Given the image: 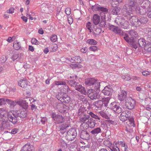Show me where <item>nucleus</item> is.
I'll use <instances>...</instances> for the list:
<instances>
[{
    "label": "nucleus",
    "instance_id": "1",
    "mask_svg": "<svg viewBox=\"0 0 151 151\" xmlns=\"http://www.w3.org/2000/svg\"><path fill=\"white\" fill-rule=\"evenodd\" d=\"M136 2L134 1H129L128 4L124 6L123 8L125 9L126 12L125 17H127V18H129L132 25L138 27L141 24V21H139L137 17L131 15L134 10L137 13H141V9L137 6H136Z\"/></svg>",
    "mask_w": 151,
    "mask_h": 151
},
{
    "label": "nucleus",
    "instance_id": "2",
    "mask_svg": "<svg viewBox=\"0 0 151 151\" xmlns=\"http://www.w3.org/2000/svg\"><path fill=\"white\" fill-rule=\"evenodd\" d=\"M104 82L99 81L95 84V87L96 88L89 89L87 93L88 97L91 100L96 99L100 98V95L99 94L100 92V84H103Z\"/></svg>",
    "mask_w": 151,
    "mask_h": 151
},
{
    "label": "nucleus",
    "instance_id": "3",
    "mask_svg": "<svg viewBox=\"0 0 151 151\" xmlns=\"http://www.w3.org/2000/svg\"><path fill=\"white\" fill-rule=\"evenodd\" d=\"M6 115V116H8L9 120L13 123H14L17 122L16 118L17 116H19L20 117L23 118L27 116L26 112L24 111H22L20 113H18L17 114H14L11 111L8 113L7 111Z\"/></svg>",
    "mask_w": 151,
    "mask_h": 151
},
{
    "label": "nucleus",
    "instance_id": "4",
    "mask_svg": "<svg viewBox=\"0 0 151 151\" xmlns=\"http://www.w3.org/2000/svg\"><path fill=\"white\" fill-rule=\"evenodd\" d=\"M92 9L93 11H101L100 13L101 20H105L106 15L105 12L108 11L106 8L101 7L100 6L97 5L92 6Z\"/></svg>",
    "mask_w": 151,
    "mask_h": 151
},
{
    "label": "nucleus",
    "instance_id": "5",
    "mask_svg": "<svg viewBox=\"0 0 151 151\" xmlns=\"http://www.w3.org/2000/svg\"><path fill=\"white\" fill-rule=\"evenodd\" d=\"M86 114H88L91 115L92 117L99 120V122L100 121V118L99 116L94 114L92 112L89 111V112L88 111H86L83 106H81L78 109V115H81L82 114H83V115H84Z\"/></svg>",
    "mask_w": 151,
    "mask_h": 151
},
{
    "label": "nucleus",
    "instance_id": "6",
    "mask_svg": "<svg viewBox=\"0 0 151 151\" xmlns=\"http://www.w3.org/2000/svg\"><path fill=\"white\" fill-rule=\"evenodd\" d=\"M57 99L62 102L68 103L70 101V97L63 92L59 93L56 96Z\"/></svg>",
    "mask_w": 151,
    "mask_h": 151
},
{
    "label": "nucleus",
    "instance_id": "7",
    "mask_svg": "<svg viewBox=\"0 0 151 151\" xmlns=\"http://www.w3.org/2000/svg\"><path fill=\"white\" fill-rule=\"evenodd\" d=\"M135 105V101L131 97H127L124 106L126 108L129 109H132L134 108Z\"/></svg>",
    "mask_w": 151,
    "mask_h": 151
},
{
    "label": "nucleus",
    "instance_id": "8",
    "mask_svg": "<svg viewBox=\"0 0 151 151\" xmlns=\"http://www.w3.org/2000/svg\"><path fill=\"white\" fill-rule=\"evenodd\" d=\"M52 117L57 124L62 123L64 121V118L63 116L60 115L56 114L54 113L52 114Z\"/></svg>",
    "mask_w": 151,
    "mask_h": 151
},
{
    "label": "nucleus",
    "instance_id": "9",
    "mask_svg": "<svg viewBox=\"0 0 151 151\" xmlns=\"http://www.w3.org/2000/svg\"><path fill=\"white\" fill-rule=\"evenodd\" d=\"M109 107L114 112L118 114L120 113L122 111V108L114 102L111 103L109 105Z\"/></svg>",
    "mask_w": 151,
    "mask_h": 151
},
{
    "label": "nucleus",
    "instance_id": "10",
    "mask_svg": "<svg viewBox=\"0 0 151 151\" xmlns=\"http://www.w3.org/2000/svg\"><path fill=\"white\" fill-rule=\"evenodd\" d=\"M130 114V112L128 110L123 111L119 116V119L122 122L126 121L127 118H128Z\"/></svg>",
    "mask_w": 151,
    "mask_h": 151
},
{
    "label": "nucleus",
    "instance_id": "11",
    "mask_svg": "<svg viewBox=\"0 0 151 151\" xmlns=\"http://www.w3.org/2000/svg\"><path fill=\"white\" fill-rule=\"evenodd\" d=\"M104 145L109 148L112 151H120L118 147H114L112 145V144L111 142L108 140H105L104 142Z\"/></svg>",
    "mask_w": 151,
    "mask_h": 151
},
{
    "label": "nucleus",
    "instance_id": "12",
    "mask_svg": "<svg viewBox=\"0 0 151 151\" xmlns=\"http://www.w3.org/2000/svg\"><path fill=\"white\" fill-rule=\"evenodd\" d=\"M98 81H100L99 80H96L93 78H90L86 80L85 84L88 86H93L92 88H96L95 87V84Z\"/></svg>",
    "mask_w": 151,
    "mask_h": 151
},
{
    "label": "nucleus",
    "instance_id": "13",
    "mask_svg": "<svg viewBox=\"0 0 151 151\" xmlns=\"http://www.w3.org/2000/svg\"><path fill=\"white\" fill-rule=\"evenodd\" d=\"M129 32V35L131 38L129 39L126 38V41L128 42H133L134 39L137 37V34L136 32L133 30H131Z\"/></svg>",
    "mask_w": 151,
    "mask_h": 151
},
{
    "label": "nucleus",
    "instance_id": "14",
    "mask_svg": "<svg viewBox=\"0 0 151 151\" xmlns=\"http://www.w3.org/2000/svg\"><path fill=\"white\" fill-rule=\"evenodd\" d=\"M109 29L114 33L120 35H122L123 33L122 31L119 28L116 26L110 25L109 26Z\"/></svg>",
    "mask_w": 151,
    "mask_h": 151
},
{
    "label": "nucleus",
    "instance_id": "15",
    "mask_svg": "<svg viewBox=\"0 0 151 151\" xmlns=\"http://www.w3.org/2000/svg\"><path fill=\"white\" fill-rule=\"evenodd\" d=\"M118 98L120 101H125L127 98V97L126 92L125 91H121L118 94Z\"/></svg>",
    "mask_w": 151,
    "mask_h": 151
},
{
    "label": "nucleus",
    "instance_id": "16",
    "mask_svg": "<svg viewBox=\"0 0 151 151\" xmlns=\"http://www.w3.org/2000/svg\"><path fill=\"white\" fill-rule=\"evenodd\" d=\"M127 125L126 126V130L128 132H130L132 127L135 126L134 121L133 119H129V121L127 123Z\"/></svg>",
    "mask_w": 151,
    "mask_h": 151
},
{
    "label": "nucleus",
    "instance_id": "17",
    "mask_svg": "<svg viewBox=\"0 0 151 151\" xmlns=\"http://www.w3.org/2000/svg\"><path fill=\"white\" fill-rule=\"evenodd\" d=\"M102 92L105 95L110 96L112 95L113 90L110 86H106L102 90Z\"/></svg>",
    "mask_w": 151,
    "mask_h": 151
},
{
    "label": "nucleus",
    "instance_id": "18",
    "mask_svg": "<svg viewBox=\"0 0 151 151\" xmlns=\"http://www.w3.org/2000/svg\"><path fill=\"white\" fill-rule=\"evenodd\" d=\"M115 22L118 24H121V25H124V24H128V23L127 22H125V20L123 17L121 16H118L115 19Z\"/></svg>",
    "mask_w": 151,
    "mask_h": 151
},
{
    "label": "nucleus",
    "instance_id": "19",
    "mask_svg": "<svg viewBox=\"0 0 151 151\" xmlns=\"http://www.w3.org/2000/svg\"><path fill=\"white\" fill-rule=\"evenodd\" d=\"M17 104L22 107L24 109H26L28 107V103L21 99H19L18 100Z\"/></svg>",
    "mask_w": 151,
    "mask_h": 151
},
{
    "label": "nucleus",
    "instance_id": "20",
    "mask_svg": "<svg viewBox=\"0 0 151 151\" xmlns=\"http://www.w3.org/2000/svg\"><path fill=\"white\" fill-rule=\"evenodd\" d=\"M72 132L74 133H72V134L71 135H69L70 133L69 132H67V134L66 136V138L67 140L69 141H71L75 139L76 135V133L75 130H72Z\"/></svg>",
    "mask_w": 151,
    "mask_h": 151
},
{
    "label": "nucleus",
    "instance_id": "21",
    "mask_svg": "<svg viewBox=\"0 0 151 151\" xmlns=\"http://www.w3.org/2000/svg\"><path fill=\"white\" fill-rule=\"evenodd\" d=\"M21 151H34V148L32 145L27 144L22 147Z\"/></svg>",
    "mask_w": 151,
    "mask_h": 151
},
{
    "label": "nucleus",
    "instance_id": "22",
    "mask_svg": "<svg viewBox=\"0 0 151 151\" xmlns=\"http://www.w3.org/2000/svg\"><path fill=\"white\" fill-rule=\"evenodd\" d=\"M75 89L84 95H86L87 94V92L85 88L81 85H77L75 87Z\"/></svg>",
    "mask_w": 151,
    "mask_h": 151
},
{
    "label": "nucleus",
    "instance_id": "23",
    "mask_svg": "<svg viewBox=\"0 0 151 151\" xmlns=\"http://www.w3.org/2000/svg\"><path fill=\"white\" fill-rule=\"evenodd\" d=\"M86 124L88 125V127L93 128L95 127L96 124V121L92 118H90L86 122Z\"/></svg>",
    "mask_w": 151,
    "mask_h": 151
},
{
    "label": "nucleus",
    "instance_id": "24",
    "mask_svg": "<svg viewBox=\"0 0 151 151\" xmlns=\"http://www.w3.org/2000/svg\"><path fill=\"white\" fill-rule=\"evenodd\" d=\"M29 83L26 79H21L18 82V85L22 88H24L29 84Z\"/></svg>",
    "mask_w": 151,
    "mask_h": 151
},
{
    "label": "nucleus",
    "instance_id": "25",
    "mask_svg": "<svg viewBox=\"0 0 151 151\" xmlns=\"http://www.w3.org/2000/svg\"><path fill=\"white\" fill-rule=\"evenodd\" d=\"M90 118V116L88 115H86V114H84L81 117L80 119V120L81 122L84 123L83 124H82L81 125V127H83V124L86 123V122H87V121Z\"/></svg>",
    "mask_w": 151,
    "mask_h": 151
},
{
    "label": "nucleus",
    "instance_id": "26",
    "mask_svg": "<svg viewBox=\"0 0 151 151\" xmlns=\"http://www.w3.org/2000/svg\"><path fill=\"white\" fill-rule=\"evenodd\" d=\"M92 20L93 23L95 25L98 24L100 21V16L97 14H94L93 16Z\"/></svg>",
    "mask_w": 151,
    "mask_h": 151
},
{
    "label": "nucleus",
    "instance_id": "27",
    "mask_svg": "<svg viewBox=\"0 0 151 151\" xmlns=\"http://www.w3.org/2000/svg\"><path fill=\"white\" fill-rule=\"evenodd\" d=\"M7 111L3 108L0 109V121H3V119L1 120V119H3L5 120L6 118V114Z\"/></svg>",
    "mask_w": 151,
    "mask_h": 151
},
{
    "label": "nucleus",
    "instance_id": "28",
    "mask_svg": "<svg viewBox=\"0 0 151 151\" xmlns=\"http://www.w3.org/2000/svg\"><path fill=\"white\" fill-rule=\"evenodd\" d=\"M90 135L86 131H83L80 134V137L83 139L88 140L89 138Z\"/></svg>",
    "mask_w": 151,
    "mask_h": 151
},
{
    "label": "nucleus",
    "instance_id": "29",
    "mask_svg": "<svg viewBox=\"0 0 151 151\" xmlns=\"http://www.w3.org/2000/svg\"><path fill=\"white\" fill-rule=\"evenodd\" d=\"M18 100H15V101H12L10 99L5 98V103L6 102L10 106H14L17 104Z\"/></svg>",
    "mask_w": 151,
    "mask_h": 151
},
{
    "label": "nucleus",
    "instance_id": "30",
    "mask_svg": "<svg viewBox=\"0 0 151 151\" xmlns=\"http://www.w3.org/2000/svg\"><path fill=\"white\" fill-rule=\"evenodd\" d=\"M66 83L64 81H55L53 83V85H64L65 88L68 91V89H69V87L68 86L65 85Z\"/></svg>",
    "mask_w": 151,
    "mask_h": 151
},
{
    "label": "nucleus",
    "instance_id": "31",
    "mask_svg": "<svg viewBox=\"0 0 151 151\" xmlns=\"http://www.w3.org/2000/svg\"><path fill=\"white\" fill-rule=\"evenodd\" d=\"M138 43L139 46L141 47L145 48L146 46V42L145 40L143 38H140L138 40Z\"/></svg>",
    "mask_w": 151,
    "mask_h": 151
},
{
    "label": "nucleus",
    "instance_id": "32",
    "mask_svg": "<svg viewBox=\"0 0 151 151\" xmlns=\"http://www.w3.org/2000/svg\"><path fill=\"white\" fill-rule=\"evenodd\" d=\"M14 48L15 50H19L21 46L19 42L17 41H15L13 44Z\"/></svg>",
    "mask_w": 151,
    "mask_h": 151
},
{
    "label": "nucleus",
    "instance_id": "33",
    "mask_svg": "<svg viewBox=\"0 0 151 151\" xmlns=\"http://www.w3.org/2000/svg\"><path fill=\"white\" fill-rule=\"evenodd\" d=\"M101 129L100 127H97L92 130L91 133L93 134H97L101 132Z\"/></svg>",
    "mask_w": 151,
    "mask_h": 151
},
{
    "label": "nucleus",
    "instance_id": "34",
    "mask_svg": "<svg viewBox=\"0 0 151 151\" xmlns=\"http://www.w3.org/2000/svg\"><path fill=\"white\" fill-rule=\"evenodd\" d=\"M103 101H99L95 103V105L99 108H101L103 104Z\"/></svg>",
    "mask_w": 151,
    "mask_h": 151
},
{
    "label": "nucleus",
    "instance_id": "35",
    "mask_svg": "<svg viewBox=\"0 0 151 151\" xmlns=\"http://www.w3.org/2000/svg\"><path fill=\"white\" fill-rule=\"evenodd\" d=\"M87 42L91 45H95L97 42L96 41L93 39H88L86 41Z\"/></svg>",
    "mask_w": 151,
    "mask_h": 151
},
{
    "label": "nucleus",
    "instance_id": "36",
    "mask_svg": "<svg viewBox=\"0 0 151 151\" xmlns=\"http://www.w3.org/2000/svg\"><path fill=\"white\" fill-rule=\"evenodd\" d=\"M120 8L119 7L114 8L112 9L111 13L114 15L117 14L120 11Z\"/></svg>",
    "mask_w": 151,
    "mask_h": 151
},
{
    "label": "nucleus",
    "instance_id": "37",
    "mask_svg": "<svg viewBox=\"0 0 151 151\" xmlns=\"http://www.w3.org/2000/svg\"><path fill=\"white\" fill-rule=\"evenodd\" d=\"M144 50L147 51L151 52V43H147L144 48Z\"/></svg>",
    "mask_w": 151,
    "mask_h": 151
},
{
    "label": "nucleus",
    "instance_id": "38",
    "mask_svg": "<svg viewBox=\"0 0 151 151\" xmlns=\"http://www.w3.org/2000/svg\"><path fill=\"white\" fill-rule=\"evenodd\" d=\"M50 40L53 42H56L58 40L57 36L55 35H52L50 37Z\"/></svg>",
    "mask_w": 151,
    "mask_h": 151
},
{
    "label": "nucleus",
    "instance_id": "39",
    "mask_svg": "<svg viewBox=\"0 0 151 151\" xmlns=\"http://www.w3.org/2000/svg\"><path fill=\"white\" fill-rule=\"evenodd\" d=\"M69 124H62L60 127V130H62L65 129L66 128L69 127Z\"/></svg>",
    "mask_w": 151,
    "mask_h": 151
},
{
    "label": "nucleus",
    "instance_id": "40",
    "mask_svg": "<svg viewBox=\"0 0 151 151\" xmlns=\"http://www.w3.org/2000/svg\"><path fill=\"white\" fill-rule=\"evenodd\" d=\"M122 35L124 36L123 38L126 41V38L129 39L131 38V37H130V36L129 35V32H128L127 33H123Z\"/></svg>",
    "mask_w": 151,
    "mask_h": 151
},
{
    "label": "nucleus",
    "instance_id": "41",
    "mask_svg": "<svg viewBox=\"0 0 151 151\" xmlns=\"http://www.w3.org/2000/svg\"><path fill=\"white\" fill-rule=\"evenodd\" d=\"M68 83L71 86H75V87L77 85V83H76L75 81L73 80L69 81L68 82Z\"/></svg>",
    "mask_w": 151,
    "mask_h": 151
},
{
    "label": "nucleus",
    "instance_id": "42",
    "mask_svg": "<svg viewBox=\"0 0 151 151\" xmlns=\"http://www.w3.org/2000/svg\"><path fill=\"white\" fill-rule=\"evenodd\" d=\"M60 145L61 146L63 147H64V148H65L67 147V144L65 142L64 140L62 139H61L60 140Z\"/></svg>",
    "mask_w": 151,
    "mask_h": 151
},
{
    "label": "nucleus",
    "instance_id": "43",
    "mask_svg": "<svg viewBox=\"0 0 151 151\" xmlns=\"http://www.w3.org/2000/svg\"><path fill=\"white\" fill-rule=\"evenodd\" d=\"M31 43L35 45H39L40 43L35 38H32L31 40Z\"/></svg>",
    "mask_w": 151,
    "mask_h": 151
},
{
    "label": "nucleus",
    "instance_id": "44",
    "mask_svg": "<svg viewBox=\"0 0 151 151\" xmlns=\"http://www.w3.org/2000/svg\"><path fill=\"white\" fill-rule=\"evenodd\" d=\"M87 28L89 30V32H91L92 31L91 24L90 22H88L86 25Z\"/></svg>",
    "mask_w": 151,
    "mask_h": 151
},
{
    "label": "nucleus",
    "instance_id": "45",
    "mask_svg": "<svg viewBox=\"0 0 151 151\" xmlns=\"http://www.w3.org/2000/svg\"><path fill=\"white\" fill-rule=\"evenodd\" d=\"M99 114L103 117L104 118L106 119L108 118V116L103 111H100L99 112Z\"/></svg>",
    "mask_w": 151,
    "mask_h": 151
},
{
    "label": "nucleus",
    "instance_id": "46",
    "mask_svg": "<svg viewBox=\"0 0 151 151\" xmlns=\"http://www.w3.org/2000/svg\"><path fill=\"white\" fill-rule=\"evenodd\" d=\"M102 101H103V103L104 104L106 105L107 104L109 101L110 98L109 97H107L106 98H102Z\"/></svg>",
    "mask_w": 151,
    "mask_h": 151
},
{
    "label": "nucleus",
    "instance_id": "47",
    "mask_svg": "<svg viewBox=\"0 0 151 151\" xmlns=\"http://www.w3.org/2000/svg\"><path fill=\"white\" fill-rule=\"evenodd\" d=\"M6 60V58L4 55L2 56L0 58V62L2 63L5 62Z\"/></svg>",
    "mask_w": 151,
    "mask_h": 151
},
{
    "label": "nucleus",
    "instance_id": "48",
    "mask_svg": "<svg viewBox=\"0 0 151 151\" xmlns=\"http://www.w3.org/2000/svg\"><path fill=\"white\" fill-rule=\"evenodd\" d=\"M106 25V22L105 20H102L99 24V26L102 27H104Z\"/></svg>",
    "mask_w": 151,
    "mask_h": 151
},
{
    "label": "nucleus",
    "instance_id": "49",
    "mask_svg": "<svg viewBox=\"0 0 151 151\" xmlns=\"http://www.w3.org/2000/svg\"><path fill=\"white\" fill-rule=\"evenodd\" d=\"M122 77L125 81H129L131 79L130 77L128 75H123Z\"/></svg>",
    "mask_w": 151,
    "mask_h": 151
},
{
    "label": "nucleus",
    "instance_id": "50",
    "mask_svg": "<svg viewBox=\"0 0 151 151\" xmlns=\"http://www.w3.org/2000/svg\"><path fill=\"white\" fill-rule=\"evenodd\" d=\"M76 62L78 63H80L82 61V59L79 56H76Z\"/></svg>",
    "mask_w": 151,
    "mask_h": 151
},
{
    "label": "nucleus",
    "instance_id": "51",
    "mask_svg": "<svg viewBox=\"0 0 151 151\" xmlns=\"http://www.w3.org/2000/svg\"><path fill=\"white\" fill-rule=\"evenodd\" d=\"M19 57L18 54L17 53H15L13 54L12 57L11 59L13 60H14L17 59Z\"/></svg>",
    "mask_w": 151,
    "mask_h": 151
},
{
    "label": "nucleus",
    "instance_id": "52",
    "mask_svg": "<svg viewBox=\"0 0 151 151\" xmlns=\"http://www.w3.org/2000/svg\"><path fill=\"white\" fill-rule=\"evenodd\" d=\"M139 21H141V24L142 23H145L147 21V19L144 17L141 18L139 20Z\"/></svg>",
    "mask_w": 151,
    "mask_h": 151
},
{
    "label": "nucleus",
    "instance_id": "53",
    "mask_svg": "<svg viewBox=\"0 0 151 151\" xmlns=\"http://www.w3.org/2000/svg\"><path fill=\"white\" fill-rule=\"evenodd\" d=\"M65 12L66 14L67 15H69L71 13V9L70 8H67L65 9Z\"/></svg>",
    "mask_w": 151,
    "mask_h": 151
},
{
    "label": "nucleus",
    "instance_id": "54",
    "mask_svg": "<svg viewBox=\"0 0 151 151\" xmlns=\"http://www.w3.org/2000/svg\"><path fill=\"white\" fill-rule=\"evenodd\" d=\"M14 11V9L13 8H11L6 11V12L9 14H12Z\"/></svg>",
    "mask_w": 151,
    "mask_h": 151
},
{
    "label": "nucleus",
    "instance_id": "55",
    "mask_svg": "<svg viewBox=\"0 0 151 151\" xmlns=\"http://www.w3.org/2000/svg\"><path fill=\"white\" fill-rule=\"evenodd\" d=\"M97 49V47L96 46H92L89 47V50L91 51H95Z\"/></svg>",
    "mask_w": 151,
    "mask_h": 151
},
{
    "label": "nucleus",
    "instance_id": "56",
    "mask_svg": "<svg viewBox=\"0 0 151 151\" xmlns=\"http://www.w3.org/2000/svg\"><path fill=\"white\" fill-rule=\"evenodd\" d=\"M65 106L63 104H62V106L61 107V108L60 109L59 111L61 113H63L65 111H66V109H65L64 108Z\"/></svg>",
    "mask_w": 151,
    "mask_h": 151
},
{
    "label": "nucleus",
    "instance_id": "57",
    "mask_svg": "<svg viewBox=\"0 0 151 151\" xmlns=\"http://www.w3.org/2000/svg\"><path fill=\"white\" fill-rule=\"evenodd\" d=\"M119 144L122 147H124L126 145L125 142L122 141H118Z\"/></svg>",
    "mask_w": 151,
    "mask_h": 151
},
{
    "label": "nucleus",
    "instance_id": "58",
    "mask_svg": "<svg viewBox=\"0 0 151 151\" xmlns=\"http://www.w3.org/2000/svg\"><path fill=\"white\" fill-rule=\"evenodd\" d=\"M88 50V48L87 47H85L81 49V52L83 53H86Z\"/></svg>",
    "mask_w": 151,
    "mask_h": 151
},
{
    "label": "nucleus",
    "instance_id": "59",
    "mask_svg": "<svg viewBox=\"0 0 151 151\" xmlns=\"http://www.w3.org/2000/svg\"><path fill=\"white\" fill-rule=\"evenodd\" d=\"M142 75L144 76H147L150 74V72L147 71L145 70L142 72Z\"/></svg>",
    "mask_w": 151,
    "mask_h": 151
},
{
    "label": "nucleus",
    "instance_id": "60",
    "mask_svg": "<svg viewBox=\"0 0 151 151\" xmlns=\"http://www.w3.org/2000/svg\"><path fill=\"white\" fill-rule=\"evenodd\" d=\"M5 98H0V105L5 104Z\"/></svg>",
    "mask_w": 151,
    "mask_h": 151
},
{
    "label": "nucleus",
    "instance_id": "61",
    "mask_svg": "<svg viewBox=\"0 0 151 151\" xmlns=\"http://www.w3.org/2000/svg\"><path fill=\"white\" fill-rule=\"evenodd\" d=\"M18 130L17 128H14L12 130L11 132L12 134H15L16 133L18 132Z\"/></svg>",
    "mask_w": 151,
    "mask_h": 151
},
{
    "label": "nucleus",
    "instance_id": "62",
    "mask_svg": "<svg viewBox=\"0 0 151 151\" xmlns=\"http://www.w3.org/2000/svg\"><path fill=\"white\" fill-rule=\"evenodd\" d=\"M14 39V37H8V39L7 41L9 42H11L13 41V40Z\"/></svg>",
    "mask_w": 151,
    "mask_h": 151
},
{
    "label": "nucleus",
    "instance_id": "63",
    "mask_svg": "<svg viewBox=\"0 0 151 151\" xmlns=\"http://www.w3.org/2000/svg\"><path fill=\"white\" fill-rule=\"evenodd\" d=\"M72 65L74 67H75L78 68H81L82 66V65H80L79 64H72Z\"/></svg>",
    "mask_w": 151,
    "mask_h": 151
},
{
    "label": "nucleus",
    "instance_id": "64",
    "mask_svg": "<svg viewBox=\"0 0 151 151\" xmlns=\"http://www.w3.org/2000/svg\"><path fill=\"white\" fill-rule=\"evenodd\" d=\"M41 122L43 124H45V122L47 120V119L46 117H41Z\"/></svg>",
    "mask_w": 151,
    "mask_h": 151
}]
</instances>
